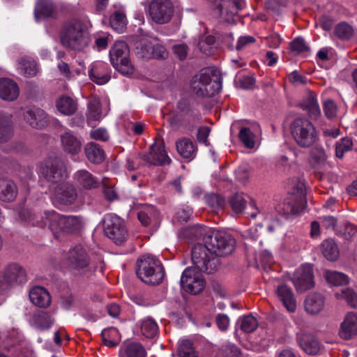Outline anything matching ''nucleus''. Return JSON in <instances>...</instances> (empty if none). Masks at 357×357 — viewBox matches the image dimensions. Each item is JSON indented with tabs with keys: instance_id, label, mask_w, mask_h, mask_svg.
Segmentation results:
<instances>
[{
	"instance_id": "3",
	"label": "nucleus",
	"mask_w": 357,
	"mask_h": 357,
	"mask_svg": "<svg viewBox=\"0 0 357 357\" xmlns=\"http://www.w3.org/2000/svg\"><path fill=\"white\" fill-rule=\"evenodd\" d=\"M138 278L151 285L160 284L165 276V269L160 261L155 257L145 255L139 258L136 264Z\"/></svg>"
},
{
	"instance_id": "21",
	"label": "nucleus",
	"mask_w": 357,
	"mask_h": 357,
	"mask_svg": "<svg viewBox=\"0 0 357 357\" xmlns=\"http://www.w3.org/2000/svg\"><path fill=\"white\" fill-rule=\"evenodd\" d=\"M305 205V204L301 203L294 197L289 196L283 203L278 204L275 209L279 214L285 218H289L290 215L299 214L302 212Z\"/></svg>"
},
{
	"instance_id": "24",
	"label": "nucleus",
	"mask_w": 357,
	"mask_h": 357,
	"mask_svg": "<svg viewBox=\"0 0 357 357\" xmlns=\"http://www.w3.org/2000/svg\"><path fill=\"white\" fill-rule=\"evenodd\" d=\"M29 298L31 303L39 307L46 308L51 303V296L48 291L40 286H35L29 291Z\"/></svg>"
},
{
	"instance_id": "36",
	"label": "nucleus",
	"mask_w": 357,
	"mask_h": 357,
	"mask_svg": "<svg viewBox=\"0 0 357 357\" xmlns=\"http://www.w3.org/2000/svg\"><path fill=\"white\" fill-rule=\"evenodd\" d=\"M115 8L116 9L111 15L109 23L112 29L118 32H122L128 22L125 8L122 6H116Z\"/></svg>"
},
{
	"instance_id": "63",
	"label": "nucleus",
	"mask_w": 357,
	"mask_h": 357,
	"mask_svg": "<svg viewBox=\"0 0 357 357\" xmlns=\"http://www.w3.org/2000/svg\"><path fill=\"white\" fill-rule=\"evenodd\" d=\"M211 132V128L208 126H201L199 128L197 139L199 143L204 144L206 146L209 144L208 142V137Z\"/></svg>"
},
{
	"instance_id": "6",
	"label": "nucleus",
	"mask_w": 357,
	"mask_h": 357,
	"mask_svg": "<svg viewBox=\"0 0 357 357\" xmlns=\"http://www.w3.org/2000/svg\"><path fill=\"white\" fill-rule=\"evenodd\" d=\"M47 225L53 232L75 234L82 228V219L78 216L60 215L54 211H45Z\"/></svg>"
},
{
	"instance_id": "26",
	"label": "nucleus",
	"mask_w": 357,
	"mask_h": 357,
	"mask_svg": "<svg viewBox=\"0 0 357 357\" xmlns=\"http://www.w3.org/2000/svg\"><path fill=\"white\" fill-rule=\"evenodd\" d=\"M176 147L178 153L184 159L192 160L197 155V147L190 139L183 137L176 142Z\"/></svg>"
},
{
	"instance_id": "15",
	"label": "nucleus",
	"mask_w": 357,
	"mask_h": 357,
	"mask_svg": "<svg viewBox=\"0 0 357 357\" xmlns=\"http://www.w3.org/2000/svg\"><path fill=\"white\" fill-rule=\"evenodd\" d=\"M296 290L299 293L312 288L314 286L312 268L310 265H303L298 268L290 278Z\"/></svg>"
},
{
	"instance_id": "34",
	"label": "nucleus",
	"mask_w": 357,
	"mask_h": 357,
	"mask_svg": "<svg viewBox=\"0 0 357 357\" xmlns=\"http://www.w3.org/2000/svg\"><path fill=\"white\" fill-rule=\"evenodd\" d=\"M325 305V298L319 293H312L305 300V309L312 314L320 312Z\"/></svg>"
},
{
	"instance_id": "18",
	"label": "nucleus",
	"mask_w": 357,
	"mask_h": 357,
	"mask_svg": "<svg viewBox=\"0 0 357 357\" xmlns=\"http://www.w3.org/2000/svg\"><path fill=\"white\" fill-rule=\"evenodd\" d=\"M76 198V189L69 183L58 185L52 197V202L55 206L72 204Z\"/></svg>"
},
{
	"instance_id": "16",
	"label": "nucleus",
	"mask_w": 357,
	"mask_h": 357,
	"mask_svg": "<svg viewBox=\"0 0 357 357\" xmlns=\"http://www.w3.org/2000/svg\"><path fill=\"white\" fill-rule=\"evenodd\" d=\"M142 158L148 164L153 165H169L172 161L165 150L162 142L152 144L149 153L144 154Z\"/></svg>"
},
{
	"instance_id": "56",
	"label": "nucleus",
	"mask_w": 357,
	"mask_h": 357,
	"mask_svg": "<svg viewBox=\"0 0 357 357\" xmlns=\"http://www.w3.org/2000/svg\"><path fill=\"white\" fill-rule=\"evenodd\" d=\"M352 141L349 138H342L336 143L335 155L339 158H342L344 153L351 149Z\"/></svg>"
},
{
	"instance_id": "40",
	"label": "nucleus",
	"mask_w": 357,
	"mask_h": 357,
	"mask_svg": "<svg viewBox=\"0 0 357 357\" xmlns=\"http://www.w3.org/2000/svg\"><path fill=\"white\" fill-rule=\"evenodd\" d=\"M55 10L53 3L50 0H40L36 5L34 14L37 20L51 17Z\"/></svg>"
},
{
	"instance_id": "55",
	"label": "nucleus",
	"mask_w": 357,
	"mask_h": 357,
	"mask_svg": "<svg viewBox=\"0 0 357 357\" xmlns=\"http://www.w3.org/2000/svg\"><path fill=\"white\" fill-rule=\"evenodd\" d=\"M105 159V154L102 149L97 144L91 142V162L100 164Z\"/></svg>"
},
{
	"instance_id": "59",
	"label": "nucleus",
	"mask_w": 357,
	"mask_h": 357,
	"mask_svg": "<svg viewBox=\"0 0 357 357\" xmlns=\"http://www.w3.org/2000/svg\"><path fill=\"white\" fill-rule=\"evenodd\" d=\"M91 138L102 142H106L109 138L108 131L105 128H93L91 130Z\"/></svg>"
},
{
	"instance_id": "45",
	"label": "nucleus",
	"mask_w": 357,
	"mask_h": 357,
	"mask_svg": "<svg viewBox=\"0 0 357 357\" xmlns=\"http://www.w3.org/2000/svg\"><path fill=\"white\" fill-rule=\"evenodd\" d=\"M103 250L96 246L91 250V264H93V272L102 275L105 266L103 260Z\"/></svg>"
},
{
	"instance_id": "28",
	"label": "nucleus",
	"mask_w": 357,
	"mask_h": 357,
	"mask_svg": "<svg viewBox=\"0 0 357 357\" xmlns=\"http://www.w3.org/2000/svg\"><path fill=\"white\" fill-rule=\"evenodd\" d=\"M300 106L303 110L308 113L309 116L312 119H317L321 114L316 95L310 91L307 93L306 96L301 100Z\"/></svg>"
},
{
	"instance_id": "9",
	"label": "nucleus",
	"mask_w": 357,
	"mask_h": 357,
	"mask_svg": "<svg viewBox=\"0 0 357 357\" xmlns=\"http://www.w3.org/2000/svg\"><path fill=\"white\" fill-rule=\"evenodd\" d=\"M129 52V47L124 41L115 42L109 52L111 64L123 75H129L134 72Z\"/></svg>"
},
{
	"instance_id": "19",
	"label": "nucleus",
	"mask_w": 357,
	"mask_h": 357,
	"mask_svg": "<svg viewBox=\"0 0 357 357\" xmlns=\"http://www.w3.org/2000/svg\"><path fill=\"white\" fill-rule=\"evenodd\" d=\"M24 120L33 128L43 129L48 124L46 112L37 107H26L24 112Z\"/></svg>"
},
{
	"instance_id": "47",
	"label": "nucleus",
	"mask_w": 357,
	"mask_h": 357,
	"mask_svg": "<svg viewBox=\"0 0 357 357\" xmlns=\"http://www.w3.org/2000/svg\"><path fill=\"white\" fill-rule=\"evenodd\" d=\"M321 251L324 256L328 260L335 261L339 257V250L335 241L328 239L323 241Z\"/></svg>"
},
{
	"instance_id": "46",
	"label": "nucleus",
	"mask_w": 357,
	"mask_h": 357,
	"mask_svg": "<svg viewBox=\"0 0 357 357\" xmlns=\"http://www.w3.org/2000/svg\"><path fill=\"white\" fill-rule=\"evenodd\" d=\"M354 35V29L347 22H342L334 27L333 36L342 40L350 39Z\"/></svg>"
},
{
	"instance_id": "50",
	"label": "nucleus",
	"mask_w": 357,
	"mask_h": 357,
	"mask_svg": "<svg viewBox=\"0 0 357 357\" xmlns=\"http://www.w3.org/2000/svg\"><path fill=\"white\" fill-rule=\"evenodd\" d=\"M335 296L337 298L345 300L352 307L357 305V295L351 289H341L340 291L335 292Z\"/></svg>"
},
{
	"instance_id": "44",
	"label": "nucleus",
	"mask_w": 357,
	"mask_h": 357,
	"mask_svg": "<svg viewBox=\"0 0 357 357\" xmlns=\"http://www.w3.org/2000/svg\"><path fill=\"white\" fill-rule=\"evenodd\" d=\"M20 73L26 77H33L37 74L38 67L36 61L31 58L24 57L18 63Z\"/></svg>"
},
{
	"instance_id": "54",
	"label": "nucleus",
	"mask_w": 357,
	"mask_h": 357,
	"mask_svg": "<svg viewBox=\"0 0 357 357\" xmlns=\"http://www.w3.org/2000/svg\"><path fill=\"white\" fill-rule=\"evenodd\" d=\"M178 355L179 357H197V354L192 347V344L189 340H183L178 349Z\"/></svg>"
},
{
	"instance_id": "27",
	"label": "nucleus",
	"mask_w": 357,
	"mask_h": 357,
	"mask_svg": "<svg viewBox=\"0 0 357 357\" xmlns=\"http://www.w3.org/2000/svg\"><path fill=\"white\" fill-rule=\"evenodd\" d=\"M19 219L22 222L38 227H45L47 225L48 221L45 219V212L43 215L33 213L28 208H22L19 212Z\"/></svg>"
},
{
	"instance_id": "22",
	"label": "nucleus",
	"mask_w": 357,
	"mask_h": 357,
	"mask_svg": "<svg viewBox=\"0 0 357 357\" xmlns=\"http://www.w3.org/2000/svg\"><path fill=\"white\" fill-rule=\"evenodd\" d=\"M248 200L250 201V206L255 208L256 210L255 212L248 213V215L252 218L255 219L257 217V213H259V211L258 208L256 207L255 203L248 196L243 194L236 193L231 196L229 200V203L232 211L234 213H241L245 208Z\"/></svg>"
},
{
	"instance_id": "31",
	"label": "nucleus",
	"mask_w": 357,
	"mask_h": 357,
	"mask_svg": "<svg viewBox=\"0 0 357 357\" xmlns=\"http://www.w3.org/2000/svg\"><path fill=\"white\" fill-rule=\"evenodd\" d=\"M276 294L289 312L296 310V299L290 287L284 284H280L276 289Z\"/></svg>"
},
{
	"instance_id": "57",
	"label": "nucleus",
	"mask_w": 357,
	"mask_h": 357,
	"mask_svg": "<svg viewBox=\"0 0 357 357\" xmlns=\"http://www.w3.org/2000/svg\"><path fill=\"white\" fill-rule=\"evenodd\" d=\"M206 202L213 209H219L224 207L225 204V199L217 194H210L205 197Z\"/></svg>"
},
{
	"instance_id": "29",
	"label": "nucleus",
	"mask_w": 357,
	"mask_h": 357,
	"mask_svg": "<svg viewBox=\"0 0 357 357\" xmlns=\"http://www.w3.org/2000/svg\"><path fill=\"white\" fill-rule=\"evenodd\" d=\"M139 222L144 226H156L158 223L160 214L158 210L151 205L143 206L137 214Z\"/></svg>"
},
{
	"instance_id": "17",
	"label": "nucleus",
	"mask_w": 357,
	"mask_h": 357,
	"mask_svg": "<svg viewBox=\"0 0 357 357\" xmlns=\"http://www.w3.org/2000/svg\"><path fill=\"white\" fill-rule=\"evenodd\" d=\"M245 6L243 0H222L220 6L221 20L229 24L235 23L236 15Z\"/></svg>"
},
{
	"instance_id": "38",
	"label": "nucleus",
	"mask_w": 357,
	"mask_h": 357,
	"mask_svg": "<svg viewBox=\"0 0 357 357\" xmlns=\"http://www.w3.org/2000/svg\"><path fill=\"white\" fill-rule=\"evenodd\" d=\"M109 79L110 75L106 64L102 63L99 66H93L91 68V81L98 85H103Z\"/></svg>"
},
{
	"instance_id": "33",
	"label": "nucleus",
	"mask_w": 357,
	"mask_h": 357,
	"mask_svg": "<svg viewBox=\"0 0 357 357\" xmlns=\"http://www.w3.org/2000/svg\"><path fill=\"white\" fill-rule=\"evenodd\" d=\"M18 193L16 184L10 179L0 178V199L10 202L15 199Z\"/></svg>"
},
{
	"instance_id": "61",
	"label": "nucleus",
	"mask_w": 357,
	"mask_h": 357,
	"mask_svg": "<svg viewBox=\"0 0 357 357\" xmlns=\"http://www.w3.org/2000/svg\"><path fill=\"white\" fill-rule=\"evenodd\" d=\"M291 51L301 53L307 51L308 47L305 44V40L302 38H296L290 43Z\"/></svg>"
},
{
	"instance_id": "14",
	"label": "nucleus",
	"mask_w": 357,
	"mask_h": 357,
	"mask_svg": "<svg viewBox=\"0 0 357 357\" xmlns=\"http://www.w3.org/2000/svg\"><path fill=\"white\" fill-rule=\"evenodd\" d=\"M63 261L72 271L79 273L89 264L87 251L82 245L77 244L65 254Z\"/></svg>"
},
{
	"instance_id": "48",
	"label": "nucleus",
	"mask_w": 357,
	"mask_h": 357,
	"mask_svg": "<svg viewBox=\"0 0 357 357\" xmlns=\"http://www.w3.org/2000/svg\"><path fill=\"white\" fill-rule=\"evenodd\" d=\"M324 278L328 282L334 286H342L349 282L347 275L337 271H326L324 273Z\"/></svg>"
},
{
	"instance_id": "13",
	"label": "nucleus",
	"mask_w": 357,
	"mask_h": 357,
	"mask_svg": "<svg viewBox=\"0 0 357 357\" xmlns=\"http://www.w3.org/2000/svg\"><path fill=\"white\" fill-rule=\"evenodd\" d=\"M195 267L186 268L181 278V288L187 293L196 295L201 293L206 286V281L202 273Z\"/></svg>"
},
{
	"instance_id": "25",
	"label": "nucleus",
	"mask_w": 357,
	"mask_h": 357,
	"mask_svg": "<svg viewBox=\"0 0 357 357\" xmlns=\"http://www.w3.org/2000/svg\"><path fill=\"white\" fill-rule=\"evenodd\" d=\"M19 87L16 82L8 78L0 79V98L4 100L13 101L19 96Z\"/></svg>"
},
{
	"instance_id": "37",
	"label": "nucleus",
	"mask_w": 357,
	"mask_h": 357,
	"mask_svg": "<svg viewBox=\"0 0 357 357\" xmlns=\"http://www.w3.org/2000/svg\"><path fill=\"white\" fill-rule=\"evenodd\" d=\"M53 324L50 314L43 310L36 311L32 316L31 324L40 331L49 329Z\"/></svg>"
},
{
	"instance_id": "35",
	"label": "nucleus",
	"mask_w": 357,
	"mask_h": 357,
	"mask_svg": "<svg viewBox=\"0 0 357 357\" xmlns=\"http://www.w3.org/2000/svg\"><path fill=\"white\" fill-rule=\"evenodd\" d=\"M146 352L144 347L137 342L123 344L119 349V357H146Z\"/></svg>"
},
{
	"instance_id": "60",
	"label": "nucleus",
	"mask_w": 357,
	"mask_h": 357,
	"mask_svg": "<svg viewBox=\"0 0 357 357\" xmlns=\"http://www.w3.org/2000/svg\"><path fill=\"white\" fill-rule=\"evenodd\" d=\"M151 50V56L157 59H165L168 56V52L166 48L160 44L149 47Z\"/></svg>"
},
{
	"instance_id": "10",
	"label": "nucleus",
	"mask_w": 357,
	"mask_h": 357,
	"mask_svg": "<svg viewBox=\"0 0 357 357\" xmlns=\"http://www.w3.org/2000/svg\"><path fill=\"white\" fill-rule=\"evenodd\" d=\"M105 235L115 244L121 245L127 241L128 231L125 221L115 214H107L102 220Z\"/></svg>"
},
{
	"instance_id": "8",
	"label": "nucleus",
	"mask_w": 357,
	"mask_h": 357,
	"mask_svg": "<svg viewBox=\"0 0 357 357\" xmlns=\"http://www.w3.org/2000/svg\"><path fill=\"white\" fill-rule=\"evenodd\" d=\"M204 241L218 258L228 255L234 250V238L225 231H211V234L204 236Z\"/></svg>"
},
{
	"instance_id": "4",
	"label": "nucleus",
	"mask_w": 357,
	"mask_h": 357,
	"mask_svg": "<svg viewBox=\"0 0 357 357\" xmlns=\"http://www.w3.org/2000/svg\"><path fill=\"white\" fill-rule=\"evenodd\" d=\"M291 135L301 148H310L318 140V133L314 124L305 117L294 119L289 126Z\"/></svg>"
},
{
	"instance_id": "5",
	"label": "nucleus",
	"mask_w": 357,
	"mask_h": 357,
	"mask_svg": "<svg viewBox=\"0 0 357 357\" xmlns=\"http://www.w3.org/2000/svg\"><path fill=\"white\" fill-rule=\"evenodd\" d=\"M38 174L47 182L59 184L69 176L64 160L59 156L48 157L39 165Z\"/></svg>"
},
{
	"instance_id": "39",
	"label": "nucleus",
	"mask_w": 357,
	"mask_h": 357,
	"mask_svg": "<svg viewBox=\"0 0 357 357\" xmlns=\"http://www.w3.org/2000/svg\"><path fill=\"white\" fill-rule=\"evenodd\" d=\"M299 344L303 350L310 355L318 354L320 349L319 341L310 334H303L300 338Z\"/></svg>"
},
{
	"instance_id": "32",
	"label": "nucleus",
	"mask_w": 357,
	"mask_h": 357,
	"mask_svg": "<svg viewBox=\"0 0 357 357\" xmlns=\"http://www.w3.org/2000/svg\"><path fill=\"white\" fill-rule=\"evenodd\" d=\"M62 147L65 152L77 155L81 150V141L70 132H66L61 136Z\"/></svg>"
},
{
	"instance_id": "23",
	"label": "nucleus",
	"mask_w": 357,
	"mask_h": 357,
	"mask_svg": "<svg viewBox=\"0 0 357 357\" xmlns=\"http://www.w3.org/2000/svg\"><path fill=\"white\" fill-rule=\"evenodd\" d=\"M339 335L341 338L349 340L357 335V313H348L341 324Z\"/></svg>"
},
{
	"instance_id": "41",
	"label": "nucleus",
	"mask_w": 357,
	"mask_h": 357,
	"mask_svg": "<svg viewBox=\"0 0 357 357\" xmlns=\"http://www.w3.org/2000/svg\"><path fill=\"white\" fill-rule=\"evenodd\" d=\"M140 329L142 334L147 338H153L158 333V324L153 318L149 317L140 321Z\"/></svg>"
},
{
	"instance_id": "7",
	"label": "nucleus",
	"mask_w": 357,
	"mask_h": 357,
	"mask_svg": "<svg viewBox=\"0 0 357 357\" xmlns=\"http://www.w3.org/2000/svg\"><path fill=\"white\" fill-rule=\"evenodd\" d=\"M192 261L195 269L207 273H212L219 264V258L212 253L208 245L197 244L192 249Z\"/></svg>"
},
{
	"instance_id": "51",
	"label": "nucleus",
	"mask_w": 357,
	"mask_h": 357,
	"mask_svg": "<svg viewBox=\"0 0 357 357\" xmlns=\"http://www.w3.org/2000/svg\"><path fill=\"white\" fill-rule=\"evenodd\" d=\"M238 137L243 145L248 149H252L255 146V135L248 128H242L240 130Z\"/></svg>"
},
{
	"instance_id": "1",
	"label": "nucleus",
	"mask_w": 357,
	"mask_h": 357,
	"mask_svg": "<svg viewBox=\"0 0 357 357\" xmlns=\"http://www.w3.org/2000/svg\"><path fill=\"white\" fill-rule=\"evenodd\" d=\"M87 26L81 20L72 19L66 22L61 31L62 45L73 50H82L88 44Z\"/></svg>"
},
{
	"instance_id": "49",
	"label": "nucleus",
	"mask_w": 357,
	"mask_h": 357,
	"mask_svg": "<svg viewBox=\"0 0 357 357\" xmlns=\"http://www.w3.org/2000/svg\"><path fill=\"white\" fill-rule=\"evenodd\" d=\"M292 191L291 192L290 197H294L295 199L306 204L305 200V185L303 181L300 180H293L291 183Z\"/></svg>"
},
{
	"instance_id": "52",
	"label": "nucleus",
	"mask_w": 357,
	"mask_h": 357,
	"mask_svg": "<svg viewBox=\"0 0 357 357\" xmlns=\"http://www.w3.org/2000/svg\"><path fill=\"white\" fill-rule=\"evenodd\" d=\"M240 327L245 333H252L258 327V321L252 315H247L240 320Z\"/></svg>"
},
{
	"instance_id": "30",
	"label": "nucleus",
	"mask_w": 357,
	"mask_h": 357,
	"mask_svg": "<svg viewBox=\"0 0 357 357\" xmlns=\"http://www.w3.org/2000/svg\"><path fill=\"white\" fill-rule=\"evenodd\" d=\"M13 132V115L8 112L0 111V143L10 139Z\"/></svg>"
},
{
	"instance_id": "43",
	"label": "nucleus",
	"mask_w": 357,
	"mask_h": 357,
	"mask_svg": "<svg viewBox=\"0 0 357 357\" xmlns=\"http://www.w3.org/2000/svg\"><path fill=\"white\" fill-rule=\"evenodd\" d=\"M58 110L65 115H72L77 110L75 101L69 96H62L56 102Z\"/></svg>"
},
{
	"instance_id": "62",
	"label": "nucleus",
	"mask_w": 357,
	"mask_h": 357,
	"mask_svg": "<svg viewBox=\"0 0 357 357\" xmlns=\"http://www.w3.org/2000/svg\"><path fill=\"white\" fill-rule=\"evenodd\" d=\"M324 111L328 118L335 117L337 113V106L334 101L331 99L326 100L324 102Z\"/></svg>"
},
{
	"instance_id": "64",
	"label": "nucleus",
	"mask_w": 357,
	"mask_h": 357,
	"mask_svg": "<svg viewBox=\"0 0 357 357\" xmlns=\"http://www.w3.org/2000/svg\"><path fill=\"white\" fill-rule=\"evenodd\" d=\"M256 41L255 38L251 36H241L238 39L237 44L236 45V50H241L245 47L253 44Z\"/></svg>"
},
{
	"instance_id": "42",
	"label": "nucleus",
	"mask_w": 357,
	"mask_h": 357,
	"mask_svg": "<svg viewBox=\"0 0 357 357\" xmlns=\"http://www.w3.org/2000/svg\"><path fill=\"white\" fill-rule=\"evenodd\" d=\"M104 344L109 347H114L121 342V335L116 328L105 329L101 333Z\"/></svg>"
},
{
	"instance_id": "58",
	"label": "nucleus",
	"mask_w": 357,
	"mask_h": 357,
	"mask_svg": "<svg viewBox=\"0 0 357 357\" xmlns=\"http://www.w3.org/2000/svg\"><path fill=\"white\" fill-rule=\"evenodd\" d=\"M91 120L100 121L102 117L101 104L100 100L96 98H91Z\"/></svg>"
},
{
	"instance_id": "53",
	"label": "nucleus",
	"mask_w": 357,
	"mask_h": 357,
	"mask_svg": "<svg viewBox=\"0 0 357 357\" xmlns=\"http://www.w3.org/2000/svg\"><path fill=\"white\" fill-rule=\"evenodd\" d=\"M76 185L81 189L89 188V173L86 170H78L73 176Z\"/></svg>"
},
{
	"instance_id": "12",
	"label": "nucleus",
	"mask_w": 357,
	"mask_h": 357,
	"mask_svg": "<svg viewBox=\"0 0 357 357\" xmlns=\"http://www.w3.org/2000/svg\"><path fill=\"white\" fill-rule=\"evenodd\" d=\"M148 13L153 22L167 24L174 15V5L170 0H153L149 3Z\"/></svg>"
},
{
	"instance_id": "2",
	"label": "nucleus",
	"mask_w": 357,
	"mask_h": 357,
	"mask_svg": "<svg viewBox=\"0 0 357 357\" xmlns=\"http://www.w3.org/2000/svg\"><path fill=\"white\" fill-rule=\"evenodd\" d=\"M215 70L204 68L195 75L190 82V89L198 97H212L220 92L222 82L214 76Z\"/></svg>"
},
{
	"instance_id": "20",
	"label": "nucleus",
	"mask_w": 357,
	"mask_h": 357,
	"mask_svg": "<svg viewBox=\"0 0 357 357\" xmlns=\"http://www.w3.org/2000/svg\"><path fill=\"white\" fill-rule=\"evenodd\" d=\"M177 107L184 123L195 125L199 121L200 113L199 110L187 100H180Z\"/></svg>"
},
{
	"instance_id": "11",
	"label": "nucleus",
	"mask_w": 357,
	"mask_h": 357,
	"mask_svg": "<svg viewBox=\"0 0 357 357\" xmlns=\"http://www.w3.org/2000/svg\"><path fill=\"white\" fill-rule=\"evenodd\" d=\"M26 282V271L18 263H8L0 271V291L7 290L15 285L24 284Z\"/></svg>"
}]
</instances>
